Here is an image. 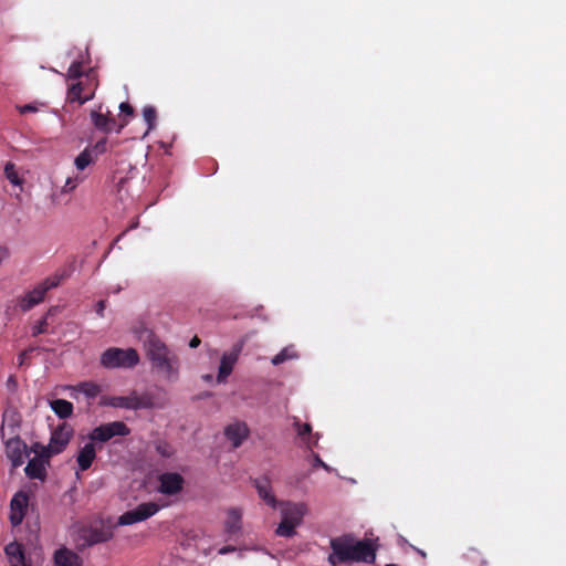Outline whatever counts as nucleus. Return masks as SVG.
Here are the masks:
<instances>
[{
  "instance_id": "a211bd4d",
  "label": "nucleus",
  "mask_w": 566,
  "mask_h": 566,
  "mask_svg": "<svg viewBox=\"0 0 566 566\" xmlns=\"http://www.w3.org/2000/svg\"><path fill=\"white\" fill-rule=\"evenodd\" d=\"M96 458V449L94 442L91 440L80 448L76 462L81 471L87 470Z\"/></svg>"
},
{
  "instance_id": "b1692460",
  "label": "nucleus",
  "mask_w": 566,
  "mask_h": 566,
  "mask_svg": "<svg viewBox=\"0 0 566 566\" xmlns=\"http://www.w3.org/2000/svg\"><path fill=\"white\" fill-rule=\"evenodd\" d=\"M298 358V355L294 348L293 345H290V346H286L284 347L279 354H276L273 358H272V364L274 366H277V365H281L287 360H291V359H296Z\"/></svg>"
},
{
  "instance_id": "7c9ffc66",
  "label": "nucleus",
  "mask_w": 566,
  "mask_h": 566,
  "mask_svg": "<svg viewBox=\"0 0 566 566\" xmlns=\"http://www.w3.org/2000/svg\"><path fill=\"white\" fill-rule=\"evenodd\" d=\"M143 116H144L145 122L148 124V129H147V133H148L149 130H151L155 127V123H156V118H157L156 109L153 106H145L143 109Z\"/></svg>"
},
{
  "instance_id": "39448f33",
  "label": "nucleus",
  "mask_w": 566,
  "mask_h": 566,
  "mask_svg": "<svg viewBox=\"0 0 566 566\" xmlns=\"http://www.w3.org/2000/svg\"><path fill=\"white\" fill-rule=\"evenodd\" d=\"M128 427L122 421H113L108 423L101 424L92 430L88 438L90 440L97 442H107L114 437L128 436L129 434Z\"/></svg>"
},
{
  "instance_id": "aec40b11",
  "label": "nucleus",
  "mask_w": 566,
  "mask_h": 566,
  "mask_svg": "<svg viewBox=\"0 0 566 566\" xmlns=\"http://www.w3.org/2000/svg\"><path fill=\"white\" fill-rule=\"evenodd\" d=\"M6 554L11 566H25L24 554L21 545L10 543L6 546Z\"/></svg>"
},
{
  "instance_id": "c756f323",
  "label": "nucleus",
  "mask_w": 566,
  "mask_h": 566,
  "mask_svg": "<svg viewBox=\"0 0 566 566\" xmlns=\"http://www.w3.org/2000/svg\"><path fill=\"white\" fill-rule=\"evenodd\" d=\"M4 175L7 179L14 186L21 185V179L18 176L15 166L12 163H7L4 166Z\"/></svg>"
},
{
  "instance_id": "f03ea898",
  "label": "nucleus",
  "mask_w": 566,
  "mask_h": 566,
  "mask_svg": "<svg viewBox=\"0 0 566 566\" xmlns=\"http://www.w3.org/2000/svg\"><path fill=\"white\" fill-rule=\"evenodd\" d=\"M333 555L329 560L333 565L337 562H365L373 563L376 557V548L370 541H356L353 537H342L332 541Z\"/></svg>"
},
{
  "instance_id": "2f4dec72",
  "label": "nucleus",
  "mask_w": 566,
  "mask_h": 566,
  "mask_svg": "<svg viewBox=\"0 0 566 566\" xmlns=\"http://www.w3.org/2000/svg\"><path fill=\"white\" fill-rule=\"evenodd\" d=\"M155 448L157 453H159L164 458H169L174 453V450L170 447V444H168L165 441H157Z\"/></svg>"
},
{
  "instance_id": "4468645a",
  "label": "nucleus",
  "mask_w": 566,
  "mask_h": 566,
  "mask_svg": "<svg viewBox=\"0 0 566 566\" xmlns=\"http://www.w3.org/2000/svg\"><path fill=\"white\" fill-rule=\"evenodd\" d=\"M25 448V443L20 438H12L7 441V455L11 460L13 467H20L23 463Z\"/></svg>"
},
{
  "instance_id": "c03bdc74",
  "label": "nucleus",
  "mask_w": 566,
  "mask_h": 566,
  "mask_svg": "<svg viewBox=\"0 0 566 566\" xmlns=\"http://www.w3.org/2000/svg\"><path fill=\"white\" fill-rule=\"evenodd\" d=\"M27 353H22L20 356H19V364L22 365L23 364V360H24V357H25Z\"/></svg>"
},
{
  "instance_id": "a878e982",
  "label": "nucleus",
  "mask_w": 566,
  "mask_h": 566,
  "mask_svg": "<svg viewBox=\"0 0 566 566\" xmlns=\"http://www.w3.org/2000/svg\"><path fill=\"white\" fill-rule=\"evenodd\" d=\"M94 161V157L92 155V150L88 148H85L82 153L78 154V156L74 160V165L77 170L82 171L84 170L88 165H91Z\"/></svg>"
},
{
  "instance_id": "9d476101",
  "label": "nucleus",
  "mask_w": 566,
  "mask_h": 566,
  "mask_svg": "<svg viewBox=\"0 0 566 566\" xmlns=\"http://www.w3.org/2000/svg\"><path fill=\"white\" fill-rule=\"evenodd\" d=\"M281 517L300 526L304 516L308 513L307 504L304 502L281 501L277 505Z\"/></svg>"
},
{
  "instance_id": "2eb2a0df",
  "label": "nucleus",
  "mask_w": 566,
  "mask_h": 566,
  "mask_svg": "<svg viewBox=\"0 0 566 566\" xmlns=\"http://www.w3.org/2000/svg\"><path fill=\"white\" fill-rule=\"evenodd\" d=\"M242 512L239 509H230L227 513L224 522V533L228 539H232L241 533L242 530Z\"/></svg>"
},
{
  "instance_id": "6e6552de",
  "label": "nucleus",
  "mask_w": 566,
  "mask_h": 566,
  "mask_svg": "<svg viewBox=\"0 0 566 566\" xmlns=\"http://www.w3.org/2000/svg\"><path fill=\"white\" fill-rule=\"evenodd\" d=\"M160 506L157 503L148 502L142 503L136 509L127 511L118 518L119 525H132L143 522L159 511Z\"/></svg>"
},
{
  "instance_id": "4c0bfd02",
  "label": "nucleus",
  "mask_w": 566,
  "mask_h": 566,
  "mask_svg": "<svg viewBox=\"0 0 566 566\" xmlns=\"http://www.w3.org/2000/svg\"><path fill=\"white\" fill-rule=\"evenodd\" d=\"M313 459H314V465H315V467H321V468H323V469H324L325 471H327V472H332V471H333V469H332L328 464H326V463H325V462L319 458V455H318L317 453H313Z\"/></svg>"
},
{
  "instance_id": "f257e3e1",
  "label": "nucleus",
  "mask_w": 566,
  "mask_h": 566,
  "mask_svg": "<svg viewBox=\"0 0 566 566\" xmlns=\"http://www.w3.org/2000/svg\"><path fill=\"white\" fill-rule=\"evenodd\" d=\"M134 333L143 343L153 371L166 381L176 382L180 375L178 355L147 327L140 326L135 328Z\"/></svg>"
},
{
  "instance_id": "f8f14e48",
  "label": "nucleus",
  "mask_w": 566,
  "mask_h": 566,
  "mask_svg": "<svg viewBox=\"0 0 566 566\" xmlns=\"http://www.w3.org/2000/svg\"><path fill=\"white\" fill-rule=\"evenodd\" d=\"M103 403L106 406H111L114 408H123V409H140L148 408L149 403L145 401L143 398L133 394L130 396H114L108 397L103 400Z\"/></svg>"
},
{
  "instance_id": "1a4fd4ad",
  "label": "nucleus",
  "mask_w": 566,
  "mask_h": 566,
  "mask_svg": "<svg viewBox=\"0 0 566 566\" xmlns=\"http://www.w3.org/2000/svg\"><path fill=\"white\" fill-rule=\"evenodd\" d=\"M60 279L57 276L49 277L38 284L32 291H30L21 302V308L29 311L44 298L45 293L57 286Z\"/></svg>"
},
{
  "instance_id": "a19ab883",
  "label": "nucleus",
  "mask_w": 566,
  "mask_h": 566,
  "mask_svg": "<svg viewBox=\"0 0 566 566\" xmlns=\"http://www.w3.org/2000/svg\"><path fill=\"white\" fill-rule=\"evenodd\" d=\"M119 109H120L122 113H124L126 115H132L133 114V107L128 103H122L119 105Z\"/></svg>"
},
{
  "instance_id": "cd10ccee",
  "label": "nucleus",
  "mask_w": 566,
  "mask_h": 566,
  "mask_svg": "<svg viewBox=\"0 0 566 566\" xmlns=\"http://www.w3.org/2000/svg\"><path fill=\"white\" fill-rule=\"evenodd\" d=\"M28 495L25 493L19 492L11 500V511H24L28 506Z\"/></svg>"
},
{
  "instance_id": "79ce46f5",
  "label": "nucleus",
  "mask_w": 566,
  "mask_h": 566,
  "mask_svg": "<svg viewBox=\"0 0 566 566\" xmlns=\"http://www.w3.org/2000/svg\"><path fill=\"white\" fill-rule=\"evenodd\" d=\"M234 551H235V547H234V546H230V545H229V546H223V547H221V548L219 549V552H218V553H219L220 555H226V554L232 553V552H234Z\"/></svg>"
},
{
  "instance_id": "5701e85b",
  "label": "nucleus",
  "mask_w": 566,
  "mask_h": 566,
  "mask_svg": "<svg viewBox=\"0 0 566 566\" xmlns=\"http://www.w3.org/2000/svg\"><path fill=\"white\" fill-rule=\"evenodd\" d=\"M25 474L31 479H43L45 476V465L41 460L31 459L27 464Z\"/></svg>"
},
{
  "instance_id": "4be33fe9",
  "label": "nucleus",
  "mask_w": 566,
  "mask_h": 566,
  "mask_svg": "<svg viewBox=\"0 0 566 566\" xmlns=\"http://www.w3.org/2000/svg\"><path fill=\"white\" fill-rule=\"evenodd\" d=\"M91 119H92L94 126L98 130L104 132V133L111 132L113 128V125L115 124V120L113 118H109L106 115H104L97 111H93L91 113Z\"/></svg>"
},
{
  "instance_id": "0eeeda50",
  "label": "nucleus",
  "mask_w": 566,
  "mask_h": 566,
  "mask_svg": "<svg viewBox=\"0 0 566 566\" xmlns=\"http://www.w3.org/2000/svg\"><path fill=\"white\" fill-rule=\"evenodd\" d=\"M80 536L85 545L92 546L109 541L113 537V531L109 525H105L101 522L83 527L80 532Z\"/></svg>"
},
{
  "instance_id": "9b49d317",
  "label": "nucleus",
  "mask_w": 566,
  "mask_h": 566,
  "mask_svg": "<svg viewBox=\"0 0 566 566\" xmlns=\"http://www.w3.org/2000/svg\"><path fill=\"white\" fill-rule=\"evenodd\" d=\"M73 436V428L67 423L60 424L52 431L51 439L48 446V452L50 454H59L69 444L71 437Z\"/></svg>"
},
{
  "instance_id": "412c9836",
  "label": "nucleus",
  "mask_w": 566,
  "mask_h": 566,
  "mask_svg": "<svg viewBox=\"0 0 566 566\" xmlns=\"http://www.w3.org/2000/svg\"><path fill=\"white\" fill-rule=\"evenodd\" d=\"M50 407L54 411V413L61 419H66L73 413L72 402L65 399L52 400L50 401Z\"/></svg>"
},
{
  "instance_id": "423d86ee",
  "label": "nucleus",
  "mask_w": 566,
  "mask_h": 566,
  "mask_svg": "<svg viewBox=\"0 0 566 566\" xmlns=\"http://www.w3.org/2000/svg\"><path fill=\"white\" fill-rule=\"evenodd\" d=\"M244 339H240L233 345L231 350L226 352L222 355L217 375V381L219 384L226 382L227 378L231 375L233 367L237 364L239 356L244 347Z\"/></svg>"
},
{
  "instance_id": "72a5a7b5",
  "label": "nucleus",
  "mask_w": 566,
  "mask_h": 566,
  "mask_svg": "<svg viewBox=\"0 0 566 566\" xmlns=\"http://www.w3.org/2000/svg\"><path fill=\"white\" fill-rule=\"evenodd\" d=\"M24 517V511H11L10 521L12 525L17 526L22 523Z\"/></svg>"
},
{
  "instance_id": "09e8293b",
  "label": "nucleus",
  "mask_w": 566,
  "mask_h": 566,
  "mask_svg": "<svg viewBox=\"0 0 566 566\" xmlns=\"http://www.w3.org/2000/svg\"><path fill=\"white\" fill-rule=\"evenodd\" d=\"M386 566H397V565H396V564H388V565H386Z\"/></svg>"
},
{
  "instance_id": "a18cd8bd",
  "label": "nucleus",
  "mask_w": 566,
  "mask_h": 566,
  "mask_svg": "<svg viewBox=\"0 0 566 566\" xmlns=\"http://www.w3.org/2000/svg\"><path fill=\"white\" fill-rule=\"evenodd\" d=\"M9 416H10L9 412H4V415H3V422L4 423L8 421Z\"/></svg>"
},
{
  "instance_id": "f3484780",
  "label": "nucleus",
  "mask_w": 566,
  "mask_h": 566,
  "mask_svg": "<svg viewBox=\"0 0 566 566\" xmlns=\"http://www.w3.org/2000/svg\"><path fill=\"white\" fill-rule=\"evenodd\" d=\"M224 434L231 441L233 448H238L248 438L249 429L245 423L235 422L226 428Z\"/></svg>"
},
{
  "instance_id": "6ab92c4d",
  "label": "nucleus",
  "mask_w": 566,
  "mask_h": 566,
  "mask_svg": "<svg viewBox=\"0 0 566 566\" xmlns=\"http://www.w3.org/2000/svg\"><path fill=\"white\" fill-rule=\"evenodd\" d=\"M54 562L57 566H82L78 555L67 548L56 551Z\"/></svg>"
},
{
  "instance_id": "49530a36",
  "label": "nucleus",
  "mask_w": 566,
  "mask_h": 566,
  "mask_svg": "<svg viewBox=\"0 0 566 566\" xmlns=\"http://www.w3.org/2000/svg\"><path fill=\"white\" fill-rule=\"evenodd\" d=\"M203 379L207 380V381H210L212 379V376L211 375H206V376H203Z\"/></svg>"
},
{
  "instance_id": "ddd939ff",
  "label": "nucleus",
  "mask_w": 566,
  "mask_h": 566,
  "mask_svg": "<svg viewBox=\"0 0 566 566\" xmlns=\"http://www.w3.org/2000/svg\"><path fill=\"white\" fill-rule=\"evenodd\" d=\"M184 479L178 473H164L159 475L158 491L163 494L174 495L182 490Z\"/></svg>"
},
{
  "instance_id": "20e7f679",
  "label": "nucleus",
  "mask_w": 566,
  "mask_h": 566,
  "mask_svg": "<svg viewBox=\"0 0 566 566\" xmlns=\"http://www.w3.org/2000/svg\"><path fill=\"white\" fill-rule=\"evenodd\" d=\"M96 86L94 70L90 69L85 72V81H78L69 87L67 98L82 105L94 97Z\"/></svg>"
},
{
  "instance_id": "c85d7f7f",
  "label": "nucleus",
  "mask_w": 566,
  "mask_h": 566,
  "mask_svg": "<svg viewBox=\"0 0 566 566\" xmlns=\"http://www.w3.org/2000/svg\"><path fill=\"white\" fill-rule=\"evenodd\" d=\"M84 64V59L81 57V60H75L69 67L66 77L67 78H80L83 75L85 76V73L82 70V66Z\"/></svg>"
},
{
  "instance_id": "f704fd0d",
  "label": "nucleus",
  "mask_w": 566,
  "mask_h": 566,
  "mask_svg": "<svg viewBox=\"0 0 566 566\" xmlns=\"http://www.w3.org/2000/svg\"><path fill=\"white\" fill-rule=\"evenodd\" d=\"M107 140L106 138H103L101 140H98L94 146L93 148L91 149L92 151H95L96 155L98 154H104L106 150H107Z\"/></svg>"
},
{
  "instance_id": "ea45409f",
  "label": "nucleus",
  "mask_w": 566,
  "mask_h": 566,
  "mask_svg": "<svg viewBox=\"0 0 566 566\" xmlns=\"http://www.w3.org/2000/svg\"><path fill=\"white\" fill-rule=\"evenodd\" d=\"M105 301H99L97 302L96 306H95V311H96V314L99 316V317H103L104 316V310H105Z\"/></svg>"
},
{
  "instance_id": "dca6fc26",
  "label": "nucleus",
  "mask_w": 566,
  "mask_h": 566,
  "mask_svg": "<svg viewBox=\"0 0 566 566\" xmlns=\"http://www.w3.org/2000/svg\"><path fill=\"white\" fill-rule=\"evenodd\" d=\"M254 486L258 491L259 496L272 509H276L279 501L276 500L270 480L268 478H261L254 481Z\"/></svg>"
},
{
  "instance_id": "7ed1b4c3",
  "label": "nucleus",
  "mask_w": 566,
  "mask_h": 566,
  "mask_svg": "<svg viewBox=\"0 0 566 566\" xmlns=\"http://www.w3.org/2000/svg\"><path fill=\"white\" fill-rule=\"evenodd\" d=\"M139 363V355L134 348L111 347L101 355V365L108 369L132 368Z\"/></svg>"
},
{
  "instance_id": "c9c22d12",
  "label": "nucleus",
  "mask_w": 566,
  "mask_h": 566,
  "mask_svg": "<svg viewBox=\"0 0 566 566\" xmlns=\"http://www.w3.org/2000/svg\"><path fill=\"white\" fill-rule=\"evenodd\" d=\"M45 327H46V319L43 318L41 321H39L32 328V334L33 336H38L42 333L45 332Z\"/></svg>"
},
{
  "instance_id": "473e14b6",
  "label": "nucleus",
  "mask_w": 566,
  "mask_h": 566,
  "mask_svg": "<svg viewBox=\"0 0 566 566\" xmlns=\"http://www.w3.org/2000/svg\"><path fill=\"white\" fill-rule=\"evenodd\" d=\"M80 182H82V178L80 177H69L66 180H65V184L63 186V192H71L72 190H74L78 185Z\"/></svg>"
},
{
  "instance_id": "bb28decb",
  "label": "nucleus",
  "mask_w": 566,
  "mask_h": 566,
  "mask_svg": "<svg viewBox=\"0 0 566 566\" xmlns=\"http://www.w3.org/2000/svg\"><path fill=\"white\" fill-rule=\"evenodd\" d=\"M296 527L297 525L282 518L281 523L277 525L275 530V533L276 535L282 537H292L296 534Z\"/></svg>"
},
{
  "instance_id": "393cba45",
  "label": "nucleus",
  "mask_w": 566,
  "mask_h": 566,
  "mask_svg": "<svg viewBox=\"0 0 566 566\" xmlns=\"http://www.w3.org/2000/svg\"><path fill=\"white\" fill-rule=\"evenodd\" d=\"M74 390L85 395L87 398H95L101 392V387L92 381H83L74 387Z\"/></svg>"
},
{
  "instance_id": "37998d69",
  "label": "nucleus",
  "mask_w": 566,
  "mask_h": 566,
  "mask_svg": "<svg viewBox=\"0 0 566 566\" xmlns=\"http://www.w3.org/2000/svg\"><path fill=\"white\" fill-rule=\"evenodd\" d=\"M199 345H200V339H199L197 336H195V337L190 340V343H189V346H190L191 348H196V347H198Z\"/></svg>"
},
{
  "instance_id": "de8ad7c7",
  "label": "nucleus",
  "mask_w": 566,
  "mask_h": 566,
  "mask_svg": "<svg viewBox=\"0 0 566 566\" xmlns=\"http://www.w3.org/2000/svg\"><path fill=\"white\" fill-rule=\"evenodd\" d=\"M122 128H124V124L120 125V127L117 129V132L119 133Z\"/></svg>"
},
{
  "instance_id": "58836bf2",
  "label": "nucleus",
  "mask_w": 566,
  "mask_h": 566,
  "mask_svg": "<svg viewBox=\"0 0 566 566\" xmlns=\"http://www.w3.org/2000/svg\"><path fill=\"white\" fill-rule=\"evenodd\" d=\"M19 112L21 114H24V113H31V112H36L38 111V107L33 104H25L23 106H19Z\"/></svg>"
},
{
  "instance_id": "e433bc0d",
  "label": "nucleus",
  "mask_w": 566,
  "mask_h": 566,
  "mask_svg": "<svg viewBox=\"0 0 566 566\" xmlns=\"http://www.w3.org/2000/svg\"><path fill=\"white\" fill-rule=\"evenodd\" d=\"M295 426L297 427V434L300 437L310 436L312 428L308 423L300 424L296 422Z\"/></svg>"
}]
</instances>
